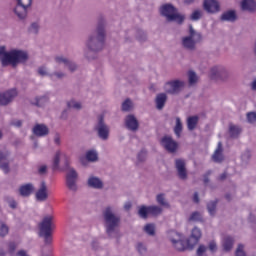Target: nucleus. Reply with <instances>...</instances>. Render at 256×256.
<instances>
[{
    "mask_svg": "<svg viewBox=\"0 0 256 256\" xmlns=\"http://www.w3.org/2000/svg\"><path fill=\"white\" fill-rule=\"evenodd\" d=\"M95 131H97V135L102 141H107V139H109V133H111V129L108 125L105 124L103 116L99 117L98 123L95 126Z\"/></svg>",
    "mask_w": 256,
    "mask_h": 256,
    "instance_id": "nucleus-11",
    "label": "nucleus"
},
{
    "mask_svg": "<svg viewBox=\"0 0 256 256\" xmlns=\"http://www.w3.org/2000/svg\"><path fill=\"white\" fill-rule=\"evenodd\" d=\"M220 19L221 21L233 22L237 19V14L234 10H228L221 15Z\"/></svg>",
    "mask_w": 256,
    "mask_h": 256,
    "instance_id": "nucleus-30",
    "label": "nucleus"
},
{
    "mask_svg": "<svg viewBox=\"0 0 256 256\" xmlns=\"http://www.w3.org/2000/svg\"><path fill=\"white\" fill-rule=\"evenodd\" d=\"M125 125L129 131H137L139 129V120H137L135 115L130 114L125 118Z\"/></svg>",
    "mask_w": 256,
    "mask_h": 256,
    "instance_id": "nucleus-22",
    "label": "nucleus"
},
{
    "mask_svg": "<svg viewBox=\"0 0 256 256\" xmlns=\"http://www.w3.org/2000/svg\"><path fill=\"white\" fill-rule=\"evenodd\" d=\"M156 108L161 110L165 107V103H167V94L160 93L156 96Z\"/></svg>",
    "mask_w": 256,
    "mask_h": 256,
    "instance_id": "nucleus-29",
    "label": "nucleus"
},
{
    "mask_svg": "<svg viewBox=\"0 0 256 256\" xmlns=\"http://www.w3.org/2000/svg\"><path fill=\"white\" fill-rule=\"evenodd\" d=\"M49 101V95H42V96H37L32 100V105H36V107H43L45 103H48Z\"/></svg>",
    "mask_w": 256,
    "mask_h": 256,
    "instance_id": "nucleus-31",
    "label": "nucleus"
},
{
    "mask_svg": "<svg viewBox=\"0 0 256 256\" xmlns=\"http://www.w3.org/2000/svg\"><path fill=\"white\" fill-rule=\"evenodd\" d=\"M38 173L39 175H45L47 173V165H40L38 167Z\"/></svg>",
    "mask_w": 256,
    "mask_h": 256,
    "instance_id": "nucleus-57",
    "label": "nucleus"
},
{
    "mask_svg": "<svg viewBox=\"0 0 256 256\" xmlns=\"http://www.w3.org/2000/svg\"><path fill=\"white\" fill-rule=\"evenodd\" d=\"M197 123H199V117L191 116L187 119V127L189 131H193L195 127H197Z\"/></svg>",
    "mask_w": 256,
    "mask_h": 256,
    "instance_id": "nucleus-36",
    "label": "nucleus"
},
{
    "mask_svg": "<svg viewBox=\"0 0 256 256\" xmlns=\"http://www.w3.org/2000/svg\"><path fill=\"white\" fill-rule=\"evenodd\" d=\"M17 97V89L13 88L4 93H0V105H9Z\"/></svg>",
    "mask_w": 256,
    "mask_h": 256,
    "instance_id": "nucleus-20",
    "label": "nucleus"
},
{
    "mask_svg": "<svg viewBox=\"0 0 256 256\" xmlns=\"http://www.w3.org/2000/svg\"><path fill=\"white\" fill-rule=\"evenodd\" d=\"M67 107L69 109H75L76 111H81V109H83V104L80 101L72 99L67 102Z\"/></svg>",
    "mask_w": 256,
    "mask_h": 256,
    "instance_id": "nucleus-35",
    "label": "nucleus"
},
{
    "mask_svg": "<svg viewBox=\"0 0 256 256\" xmlns=\"http://www.w3.org/2000/svg\"><path fill=\"white\" fill-rule=\"evenodd\" d=\"M224 251H231L233 249V238L232 237H225L222 242Z\"/></svg>",
    "mask_w": 256,
    "mask_h": 256,
    "instance_id": "nucleus-37",
    "label": "nucleus"
},
{
    "mask_svg": "<svg viewBox=\"0 0 256 256\" xmlns=\"http://www.w3.org/2000/svg\"><path fill=\"white\" fill-rule=\"evenodd\" d=\"M11 157L9 151H0V169L3 173L11 171Z\"/></svg>",
    "mask_w": 256,
    "mask_h": 256,
    "instance_id": "nucleus-16",
    "label": "nucleus"
},
{
    "mask_svg": "<svg viewBox=\"0 0 256 256\" xmlns=\"http://www.w3.org/2000/svg\"><path fill=\"white\" fill-rule=\"evenodd\" d=\"M236 256H245V252L243 251V245H238L236 250Z\"/></svg>",
    "mask_w": 256,
    "mask_h": 256,
    "instance_id": "nucleus-58",
    "label": "nucleus"
},
{
    "mask_svg": "<svg viewBox=\"0 0 256 256\" xmlns=\"http://www.w3.org/2000/svg\"><path fill=\"white\" fill-rule=\"evenodd\" d=\"M160 13L166 18V21H175L176 23H183L185 15L180 14L175 7L171 4H164L160 8Z\"/></svg>",
    "mask_w": 256,
    "mask_h": 256,
    "instance_id": "nucleus-7",
    "label": "nucleus"
},
{
    "mask_svg": "<svg viewBox=\"0 0 256 256\" xmlns=\"http://www.w3.org/2000/svg\"><path fill=\"white\" fill-rule=\"evenodd\" d=\"M201 237H202L201 229H199L198 227H194L191 231L190 237L186 242L187 248L193 249V247H195V245L199 243V241L201 240Z\"/></svg>",
    "mask_w": 256,
    "mask_h": 256,
    "instance_id": "nucleus-17",
    "label": "nucleus"
},
{
    "mask_svg": "<svg viewBox=\"0 0 256 256\" xmlns=\"http://www.w3.org/2000/svg\"><path fill=\"white\" fill-rule=\"evenodd\" d=\"M86 159L91 163H95L99 159V154L96 150H89L86 152Z\"/></svg>",
    "mask_w": 256,
    "mask_h": 256,
    "instance_id": "nucleus-38",
    "label": "nucleus"
},
{
    "mask_svg": "<svg viewBox=\"0 0 256 256\" xmlns=\"http://www.w3.org/2000/svg\"><path fill=\"white\" fill-rule=\"evenodd\" d=\"M32 7L33 0H16L12 13L19 19V21H25L29 16V11Z\"/></svg>",
    "mask_w": 256,
    "mask_h": 256,
    "instance_id": "nucleus-5",
    "label": "nucleus"
},
{
    "mask_svg": "<svg viewBox=\"0 0 256 256\" xmlns=\"http://www.w3.org/2000/svg\"><path fill=\"white\" fill-rule=\"evenodd\" d=\"M199 81V76L193 70L188 71V83L189 85H195Z\"/></svg>",
    "mask_w": 256,
    "mask_h": 256,
    "instance_id": "nucleus-42",
    "label": "nucleus"
},
{
    "mask_svg": "<svg viewBox=\"0 0 256 256\" xmlns=\"http://www.w3.org/2000/svg\"><path fill=\"white\" fill-rule=\"evenodd\" d=\"M41 29V24H39L38 21L32 22L28 28L29 33L32 35H37L39 33V30Z\"/></svg>",
    "mask_w": 256,
    "mask_h": 256,
    "instance_id": "nucleus-41",
    "label": "nucleus"
},
{
    "mask_svg": "<svg viewBox=\"0 0 256 256\" xmlns=\"http://www.w3.org/2000/svg\"><path fill=\"white\" fill-rule=\"evenodd\" d=\"M144 231H145V233H147V235H155V225L147 224L144 227Z\"/></svg>",
    "mask_w": 256,
    "mask_h": 256,
    "instance_id": "nucleus-50",
    "label": "nucleus"
},
{
    "mask_svg": "<svg viewBox=\"0 0 256 256\" xmlns=\"http://www.w3.org/2000/svg\"><path fill=\"white\" fill-rule=\"evenodd\" d=\"M53 142H54V145L59 147V145H61V135L60 134H55L54 137H53Z\"/></svg>",
    "mask_w": 256,
    "mask_h": 256,
    "instance_id": "nucleus-56",
    "label": "nucleus"
},
{
    "mask_svg": "<svg viewBox=\"0 0 256 256\" xmlns=\"http://www.w3.org/2000/svg\"><path fill=\"white\" fill-rule=\"evenodd\" d=\"M66 77H67V74L63 72V70H56L50 73L51 81H61V79H65Z\"/></svg>",
    "mask_w": 256,
    "mask_h": 256,
    "instance_id": "nucleus-33",
    "label": "nucleus"
},
{
    "mask_svg": "<svg viewBox=\"0 0 256 256\" xmlns=\"http://www.w3.org/2000/svg\"><path fill=\"white\" fill-rule=\"evenodd\" d=\"M203 17V10H194L190 15L191 21H199Z\"/></svg>",
    "mask_w": 256,
    "mask_h": 256,
    "instance_id": "nucleus-44",
    "label": "nucleus"
},
{
    "mask_svg": "<svg viewBox=\"0 0 256 256\" xmlns=\"http://www.w3.org/2000/svg\"><path fill=\"white\" fill-rule=\"evenodd\" d=\"M136 39H138V41H145V39H147V35L145 34L144 31L139 30L137 32Z\"/></svg>",
    "mask_w": 256,
    "mask_h": 256,
    "instance_id": "nucleus-53",
    "label": "nucleus"
},
{
    "mask_svg": "<svg viewBox=\"0 0 256 256\" xmlns=\"http://www.w3.org/2000/svg\"><path fill=\"white\" fill-rule=\"evenodd\" d=\"M32 131L36 137H46V135H49V128L45 124H36Z\"/></svg>",
    "mask_w": 256,
    "mask_h": 256,
    "instance_id": "nucleus-24",
    "label": "nucleus"
},
{
    "mask_svg": "<svg viewBox=\"0 0 256 256\" xmlns=\"http://www.w3.org/2000/svg\"><path fill=\"white\" fill-rule=\"evenodd\" d=\"M209 77L216 83H227L231 79V71L225 66H213L210 68Z\"/></svg>",
    "mask_w": 256,
    "mask_h": 256,
    "instance_id": "nucleus-6",
    "label": "nucleus"
},
{
    "mask_svg": "<svg viewBox=\"0 0 256 256\" xmlns=\"http://www.w3.org/2000/svg\"><path fill=\"white\" fill-rule=\"evenodd\" d=\"M201 39V33L193 29V25H189L188 35L182 37L181 45L186 51H195L197 43H201Z\"/></svg>",
    "mask_w": 256,
    "mask_h": 256,
    "instance_id": "nucleus-4",
    "label": "nucleus"
},
{
    "mask_svg": "<svg viewBox=\"0 0 256 256\" xmlns=\"http://www.w3.org/2000/svg\"><path fill=\"white\" fill-rule=\"evenodd\" d=\"M137 159L140 163H143V161H145V159H147V150L142 149L138 155H137Z\"/></svg>",
    "mask_w": 256,
    "mask_h": 256,
    "instance_id": "nucleus-51",
    "label": "nucleus"
},
{
    "mask_svg": "<svg viewBox=\"0 0 256 256\" xmlns=\"http://www.w3.org/2000/svg\"><path fill=\"white\" fill-rule=\"evenodd\" d=\"M185 89V81L181 79H172L164 84V91L168 95H179Z\"/></svg>",
    "mask_w": 256,
    "mask_h": 256,
    "instance_id": "nucleus-9",
    "label": "nucleus"
},
{
    "mask_svg": "<svg viewBox=\"0 0 256 256\" xmlns=\"http://www.w3.org/2000/svg\"><path fill=\"white\" fill-rule=\"evenodd\" d=\"M251 159V152L246 151L242 154V161H249Z\"/></svg>",
    "mask_w": 256,
    "mask_h": 256,
    "instance_id": "nucleus-59",
    "label": "nucleus"
},
{
    "mask_svg": "<svg viewBox=\"0 0 256 256\" xmlns=\"http://www.w3.org/2000/svg\"><path fill=\"white\" fill-rule=\"evenodd\" d=\"M168 238L177 251H185L187 249V242H185L183 235L180 233L172 230L168 233Z\"/></svg>",
    "mask_w": 256,
    "mask_h": 256,
    "instance_id": "nucleus-10",
    "label": "nucleus"
},
{
    "mask_svg": "<svg viewBox=\"0 0 256 256\" xmlns=\"http://www.w3.org/2000/svg\"><path fill=\"white\" fill-rule=\"evenodd\" d=\"M183 132V123H181V118H176V125L174 127V133L176 137H181V133Z\"/></svg>",
    "mask_w": 256,
    "mask_h": 256,
    "instance_id": "nucleus-40",
    "label": "nucleus"
},
{
    "mask_svg": "<svg viewBox=\"0 0 256 256\" xmlns=\"http://www.w3.org/2000/svg\"><path fill=\"white\" fill-rule=\"evenodd\" d=\"M11 125H13L14 127H21V125H23V122L21 120H12Z\"/></svg>",
    "mask_w": 256,
    "mask_h": 256,
    "instance_id": "nucleus-61",
    "label": "nucleus"
},
{
    "mask_svg": "<svg viewBox=\"0 0 256 256\" xmlns=\"http://www.w3.org/2000/svg\"><path fill=\"white\" fill-rule=\"evenodd\" d=\"M131 109H133V102L129 99L125 100L122 103V110L124 111H131Z\"/></svg>",
    "mask_w": 256,
    "mask_h": 256,
    "instance_id": "nucleus-49",
    "label": "nucleus"
},
{
    "mask_svg": "<svg viewBox=\"0 0 256 256\" xmlns=\"http://www.w3.org/2000/svg\"><path fill=\"white\" fill-rule=\"evenodd\" d=\"M5 201L11 209H17V201H15V198L11 196H6Z\"/></svg>",
    "mask_w": 256,
    "mask_h": 256,
    "instance_id": "nucleus-46",
    "label": "nucleus"
},
{
    "mask_svg": "<svg viewBox=\"0 0 256 256\" xmlns=\"http://www.w3.org/2000/svg\"><path fill=\"white\" fill-rule=\"evenodd\" d=\"M29 61V53L21 49L7 50L5 46H0V63L2 67H18Z\"/></svg>",
    "mask_w": 256,
    "mask_h": 256,
    "instance_id": "nucleus-2",
    "label": "nucleus"
},
{
    "mask_svg": "<svg viewBox=\"0 0 256 256\" xmlns=\"http://www.w3.org/2000/svg\"><path fill=\"white\" fill-rule=\"evenodd\" d=\"M9 233V226L7 224L0 222V237H5Z\"/></svg>",
    "mask_w": 256,
    "mask_h": 256,
    "instance_id": "nucleus-48",
    "label": "nucleus"
},
{
    "mask_svg": "<svg viewBox=\"0 0 256 256\" xmlns=\"http://www.w3.org/2000/svg\"><path fill=\"white\" fill-rule=\"evenodd\" d=\"M207 252V246L205 245H200L197 249V255L198 256H203Z\"/></svg>",
    "mask_w": 256,
    "mask_h": 256,
    "instance_id": "nucleus-54",
    "label": "nucleus"
},
{
    "mask_svg": "<svg viewBox=\"0 0 256 256\" xmlns=\"http://www.w3.org/2000/svg\"><path fill=\"white\" fill-rule=\"evenodd\" d=\"M136 249L140 255H145V253H147V246L143 243H138Z\"/></svg>",
    "mask_w": 256,
    "mask_h": 256,
    "instance_id": "nucleus-52",
    "label": "nucleus"
},
{
    "mask_svg": "<svg viewBox=\"0 0 256 256\" xmlns=\"http://www.w3.org/2000/svg\"><path fill=\"white\" fill-rule=\"evenodd\" d=\"M156 202L161 207H166V209H169V207H170L169 202L167 201V198L165 197V194H163V193L158 194L156 196Z\"/></svg>",
    "mask_w": 256,
    "mask_h": 256,
    "instance_id": "nucleus-34",
    "label": "nucleus"
},
{
    "mask_svg": "<svg viewBox=\"0 0 256 256\" xmlns=\"http://www.w3.org/2000/svg\"><path fill=\"white\" fill-rule=\"evenodd\" d=\"M175 165L179 179L185 181V179H187V168L185 167V160L176 159Z\"/></svg>",
    "mask_w": 256,
    "mask_h": 256,
    "instance_id": "nucleus-21",
    "label": "nucleus"
},
{
    "mask_svg": "<svg viewBox=\"0 0 256 256\" xmlns=\"http://www.w3.org/2000/svg\"><path fill=\"white\" fill-rule=\"evenodd\" d=\"M163 213V208L161 206H141L138 210V214L142 219H147V215H161Z\"/></svg>",
    "mask_w": 256,
    "mask_h": 256,
    "instance_id": "nucleus-12",
    "label": "nucleus"
},
{
    "mask_svg": "<svg viewBox=\"0 0 256 256\" xmlns=\"http://www.w3.org/2000/svg\"><path fill=\"white\" fill-rule=\"evenodd\" d=\"M190 223H201L203 221V214L199 211H194L188 217Z\"/></svg>",
    "mask_w": 256,
    "mask_h": 256,
    "instance_id": "nucleus-32",
    "label": "nucleus"
},
{
    "mask_svg": "<svg viewBox=\"0 0 256 256\" xmlns=\"http://www.w3.org/2000/svg\"><path fill=\"white\" fill-rule=\"evenodd\" d=\"M87 182L93 189H103V180L97 176H90Z\"/></svg>",
    "mask_w": 256,
    "mask_h": 256,
    "instance_id": "nucleus-26",
    "label": "nucleus"
},
{
    "mask_svg": "<svg viewBox=\"0 0 256 256\" xmlns=\"http://www.w3.org/2000/svg\"><path fill=\"white\" fill-rule=\"evenodd\" d=\"M77 171L69 168L66 174V185L70 191H77Z\"/></svg>",
    "mask_w": 256,
    "mask_h": 256,
    "instance_id": "nucleus-15",
    "label": "nucleus"
},
{
    "mask_svg": "<svg viewBox=\"0 0 256 256\" xmlns=\"http://www.w3.org/2000/svg\"><path fill=\"white\" fill-rule=\"evenodd\" d=\"M54 62L56 63V65H64L65 67H67L70 73H75V71L77 70V63L63 55L55 56Z\"/></svg>",
    "mask_w": 256,
    "mask_h": 256,
    "instance_id": "nucleus-13",
    "label": "nucleus"
},
{
    "mask_svg": "<svg viewBox=\"0 0 256 256\" xmlns=\"http://www.w3.org/2000/svg\"><path fill=\"white\" fill-rule=\"evenodd\" d=\"M203 9L206 13L215 15V13L221 11V4L217 0H204Z\"/></svg>",
    "mask_w": 256,
    "mask_h": 256,
    "instance_id": "nucleus-18",
    "label": "nucleus"
},
{
    "mask_svg": "<svg viewBox=\"0 0 256 256\" xmlns=\"http://www.w3.org/2000/svg\"><path fill=\"white\" fill-rule=\"evenodd\" d=\"M124 209H125L126 211H129V209H131V202H126V203L124 204Z\"/></svg>",
    "mask_w": 256,
    "mask_h": 256,
    "instance_id": "nucleus-63",
    "label": "nucleus"
},
{
    "mask_svg": "<svg viewBox=\"0 0 256 256\" xmlns=\"http://www.w3.org/2000/svg\"><path fill=\"white\" fill-rule=\"evenodd\" d=\"M104 225L108 237H116L119 233V223L121 218L113 213V208L107 207L103 212Z\"/></svg>",
    "mask_w": 256,
    "mask_h": 256,
    "instance_id": "nucleus-3",
    "label": "nucleus"
},
{
    "mask_svg": "<svg viewBox=\"0 0 256 256\" xmlns=\"http://www.w3.org/2000/svg\"><path fill=\"white\" fill-rule=\"evenodd\" d=\"M38 74L41 77H49V78H50V75H51V73H49V69H47V67H45V66H41V67L38 68Z\"/></svg>",
    "mask_w": 256,
    "mask_h": 256,
    "instance_id": "nucleus-47",
    "label": "nucleus"
},
{
    "mask_svg": "<svg viewBox=\"0 0 256 256\" xmlns=\"http://www.w3.org/2000/svg\"><path fill=\"white\" fill-rule=\"evenodd\" d=\"M61 159L65 160V163H67V154L61 150L56 151L54 158H53V168L59 169V165L61 163Z\"/></svg>",
    "mask_w": 256,
    "mask_h": 256,
    "instance_id": "nucleus-25",
    "label": "nucleus"
},
{
    "mask_svg": "<svg viewBox=\"0 0 256 256\" xmlns=\"http://www.w3.org/2000/svg\"><path fill=\"white\" fill-rule=\"evenodd\" d=\"M16 256H30V255H29V252H27V250H19L16 253Z\"/></svg>",
    "mask_w": 256,
    "mask_h": 256,
    "instance_id": "nucleus-62",
    "label": "nucleus"
},
{
    "mask_svg": "<svg viewBox=\"0 0 256 256\" xmlns=\"http://www.w3.org/2000/svg\"><path fill=\"white\" fill-rule=\"evenodd\" d=\"M207 209L209 215H211V217H214L215 213H217V200L208 202Z\"/></svg>",
    "mask_w": 256,
    "mask_h": 256,
    "instance_id": "nucleus-39",
    "label": "nucleus"
},
{
    "mask_svg": "<svg viewBox=\"0 0 256 256\" xmlns=\"http://www.w3.org/2000/svg\"><path fill=\"white\" fill-rule=\"evenodd\" d=\"M208 249L211 251V253H215L217 251V243L215 241H211L208 244Z\"/></svg>",
    "mask_w": 256,
    "mask_h": 256,
    "instance_id": "nucleus-55",
    "label": "nucleus"
},
{
    "mask_svg": "<svg viewBox=\"0 0 256 256\" xmlns=\"http://www.w3.org/2000/svg\"><path fill=\"white\" fill-rule=\"evenodd\" d=\"M161 145L168 153H177V149H179V143L171 136H164L161 139Z\"/></svg>",
    "mask_w": 256,
    "mask_h": 256,
    "instance_id": "nucleus-14",
    "label": "nucleus"
},
{
    "mask_svg": "<svg viewBox=\"0 0 256 256\" xmlns=\"http://www.w3.org/2000/svg\"><path fill=\"white\" fill-rule=\"evenodd\" d=\"M212 159L215 163H221V161H223V144H221V142L218 143V146L212 156Z\"/></svg>",
    "mask_w": 256,
    "mask_h": 256,
    "instance_id": "nucleus-28",
    "label": "nucleus"
},
{
    "mask_svg": "<svg viewBox=\"0 0 256 256\" xmlns=\"http://www.w3.org/2000/svg\"><path fill=\"white\" fill-rule=\"evenodd\" d=\"M246 120H247V123H249L250 125H255V123H256V112H248L246 114Z\"/></svg>",
    "mask_w": 256,
    "mask_h": 256,
    "instance_id": "nucleus-45",
    "label": "nucleus"
},
{
    "mask_svg": "<svg viewBox=\"0 0 256 256\" xmlns=\"http://www.w3.org/2000/svg\"><path fill=\"white\" fill-rule=\"evenodd\" d=\"M241 133V127L231 124L229 126V134L231 137H238Z\"/></svg>",
    "mask_w": 256,
    "mask_h": 256,
    "instance_id": "nucleus-43",
    "label": "nucleus"
},
{
    "mask_svg": "<svg viewBox=\"0 0 256 256\" xmlns=\"http://www.w3.org/2000/svg\"><path fill=\"white\" fill-rule=\"evenodd\" d=\"M251 89L252 91H256V79H254L251 83Z\"/></svg>",
    "mask_w": 256,
    "mask_h": 256,
    "instance_id": "nucleus-64",
    "label": "nucleus"
},
{
    "mask_svg": "<svg viewBox=\"0 0 256 256\" xmlns=\"http://www.w3.org/2000/svg\"><path fill=\"white\" fill-rule=\"evenodd\" d=\"M36 201L43 203L49 199V188L45 182L40 183L39 189L35 193Z\"/></svg>",
    "mask_w": 256,
    "mask_h": 256,
    "instance_id": "nucleus-19",
    "label": "nucleus"
},
{
    "mask_svg": "<svg viewBox=\"0 0 256 256\" xmlns=\"http://www.w3.org/2000/svg\"><path fill=\"white\" fill-rule=\"evenodd\" d=\"M15 249H17V245L15 243H10L8 245V251L9 253H15Z\"/></svg>",
    "mask_w": 256,
    "mask_h": 256,
    "instance_id": "nucleus-60",
    "label": "nucleus"
},
{
    "mask_svg": "<svg viewBox=\"0 0 256 256\" xmlns=\"http://www.w3.org/2000/svg\"><path fill=\"white\" fill-rule=\"evenodd\" d=\"M39 229L40 237H44L46 245L51 244V241H53L51 232L55 229V225H53V216H45L39 224Z\"/></svg>",
    "mask_w": 256,
    "mask_h": 256,
    "instance_id": "nucleus-8",
    "label": "nucleus"
},
{
    "mask_svg": "<svg viewBox=\"0 0 256 256\" xmlns=\"http://www.w3.org/2000/svg\"><path fill=\"white\" fill-rule=\"evenodd\" d=\"M33 191H35V186L31 183L24 184L19 188V193L22 197H29Z\"/></svg>",
    "mask_w": 256,
    "mask_h": 256,
    "instance_id": "nucleus-27",
    "label": "nucleus"
},
{
    "mask_svg": "<svg viewBox=\"0 0 256 256\" xmlns=\"http://www.w3.org/2000/svg\"><path fill=\"white\" fill-rule=\"evenodd\" d=\"M242 11H248V13H255L256 1L255 0H242L240 3Z\"/></svg>",
    "mask_w": 256,
    "mask_h": 256,
    "instance_id": "nucleus-23",
    "label": "nucleus"
},
{
    "mask_svg": "<svg viewBox=\"0 0 256 256\" xmlns=\"http://www.w3.org/2000/svg\"><path fill=\"white\" fill-rule=\"evenodd\" d=\"M85 47L84 57L89 60L94 59L95 53H99L105 47V28L98 27L90 33L85 42Z\"/></svg>",
    "mask_w": 256,
    "mask_h": 256,
    "instance_id": "nucleus-1",
    "label": "nucleus"
}]
</instances>
